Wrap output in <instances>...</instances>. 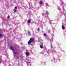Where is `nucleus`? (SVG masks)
<instances>
[{
    "instance_id": "nucleus-8",
    "label": "nucleus",
    "mask_w": 66,
    "mask_h": 66,
    "mask_svg": "<svg viewBox=\"0 0 66 66\" xmlns=\"http://www.w3.org/2000/svg\"><path fill=\"white\" fill-rule=\"evenodd\" d=\"M40 47L42 49V48H43V47L42 45H41Z\"/></svg>"
},
{
    "instance_id": "nucleus-16",
    "label": "nucleus",
    "mask_w": 66,
    "mask_h": 66,
    "mask_svg": "<svg viewBox=\"0 0 66 66\" xmlns=\"http://www.w3.org/2000/svg\"><path fill=\"white\" fill-rule=\"evenodd\" d=\"M17 58H18V57H19V56H17Z\"/></svg>"
},
{
    "instance_id": "nucleus-14",
    "label": "nucleus",
    "mask_w": 66,
    "mask_h": 66,
    "mask_svg": "<svg viewBox=\"0 0 66 66\" xmlns=\"http://www.w3.org/2000/svg\"><path fill=\"white\" fill-rule=\"evenodd\" d=\"M17 7H15V9H17Z\"/></svg>"
},
{
    "instance_id": "nucleus-4",
    "label": "nucleus",
    "mask_w": 66,
    "mask_h": 66,
    "mask_svg": "<svg viewBox=\"0 0 66 66\" xmlns=\"http://www.w3.org/2000/svg\"><path fill=\"white\" fill-rule=\"evenodd\" d=\"M28 23H31V20H28Z\"/></svg>"
},
{
    "instance_id": "nucleus-6",
    "label": "nucleus",
    "mask_w": 66,
    "mask_h": 66,
    "mask_svg": "<svg viewBox=\"0 0 66 66\" xmlns=\"http://www.w3.org/2000/svg\"><path fill=\"white\" fill-rule=\"evenodd\" d=\"M31 43V42L30 40H29V41L28 42V44H30Z\"/></svg>"
},
{
    "instance_id": "nucleus-1",
    "label": "nucleus",
    "mask_w": 66,
    "mask_h": 66,
    "mask_svg": "<svg viewBox=\"0 0 66 66\" xmlns=\"http://www.w3.org/2000/svg\"><path fill=\"white\" fill-rule=\"evenodd\" d=\"M10 48L12 50H13V51L14 50V48L13 46H10Z\"/></svg>"
},
{
    "instance_id": "nucleus-2",
    "label": "nucleus",
    "mask_w": 66,
    "mask_h": 66,
    "mask_svg": "<svg viewBox=\"0 0 66 66\" xmlns=\"http://www.w3.org/2000/svg\"><path fill=\"white\" fill-rule=\"evenodd\" d=\"M31 42H34V39L33 38H30V40Z\"/></svg>"
},
{
    "instance_id": "nucleus-7",
    "label": "nucleus",
    "mask_w": 66,
    "mask_h": 66,
    "mask_svg": "<svg viewBox=\"0 0 66 66\" xmlns=\"http://www.w3.org/2000/svg\"><path fill=\"white\" fill-rule=\"evenodd\" d=\"M40 4L42 5L43 4V2L42 1H40Z\"/></svg>"
},
{
    "instance_id": "nucleus-3",
    "label": "nucleus",
    "mask_w": 66,
    "mask_h": 66,
    "mask_svg": "<svg viewBox=\"0 0 66 66\" xmlns=\"http://www.w3.org/2000/svg\"><path fill=\"white\" fill-rule=\"evenodd\" d=\"M62 29H65V27L64 26V25H62Z\"/></svg>"
},
{
    "instance_id": "nucleus-11",
    "label": "nucleus",
    "mask_w": 66,
    "mask_h": 66,
    "mask_svg": "<svg viewBox=\"0 0 66 66\" xmlns=\"http://www.w3.org/2000/svg\"><path fill=\"white\" fill-rule=\"evenodd\" d=\"M46 14H48V12H47V11H46Z\"/></svg>"
},
{
    "instance_id": "nucleus-15",
    "label": "nucleus",
    "mask_w": 66,
    "mask_h": 66,
    "mask_svg": "<svg viewBox=\"0 0 66 66\" xmlns=\"http://www.w3.org/2000/svg\"><path fill=\"white\" fill-rule=\"evenodd\" d=\"M8 18H10V16H8Z\"/></svg>"
},
{
    "instance_id": "nucleus-17",
    "label": "nucleus",
    "mask_w": 66,
    "mask_h": 66,
    "mask_svg": "<svg viewBox=\"0 0 66 66\" xmlns=\"http://www.w3.org/2000/svg\"><path fill=\"white\" fill-rule=\"evenodd\" d=\"M39 28H38V30H39Z\"/></svg>"
},
{
    "instance_id": "nucleus-13",
    "label": "nucleus",
    "mask_w": 66,
    "mask_h": 66,
    "mask_svg": "<svg viewBox=\"0 0 66 66\" xmlns=\"http://www.w3.org/2000/svg\"><path fill=\"white\" fill-rule=\"evenodd\" d=\"M14 54H17V53H16V52H15L14 53Z\"/></svg>"
},
{
    "instance_id": "nucleus-10",
    "label": "nucleus",
    "mask_w": 66,
    "mask_h": 66,
    "mask_svg": "<svg viewBox=\"0 0 66 66\" xmlns=\"http://www.w3.org/2000/svg\"><path fill=\"white\" fill-rule=\"evenodd\" d=\"M2 34H0V36L1 37H2Z\"/></svg>"
},
{
    "instance_id": "nucleus-12",
    "label": "nucleus",
    "mask_w": 66,
    "mask_h": 66,
    "mask_svg": "<svg viewBox=\"0 0 66 66\" xmlns=\"http://www.w3.org/2000/svg\"><path fill=\"white\" fill-rule=\"evenodd\" d=\"M44 35L45 36H46V34H44Z\"/></svg>"
},
{
    "instance_id": "nucleus-9",
    "label": "nucleus",
    "mask_w": 66,
    "mask_h": 66,
    "mask_svg": "<svg viewBox=\"0 0 66 66\" xmlns=\"http://www.w3.org/2000/svg\"><path fill=\"white\" fill-rule=\"evenodd\" d=\"M16 11L17 10H14V12H16Z\"/></svg>"
},
{
    "instance_id": "nucleus-5",
    "label": "nucleus",
    "mask_w": 66,
    "mask_h": 66,
    "mask_svg": "<svg viewBox=\"0 0 66 66\" xmlns=\"http://www.w3.org/2000/svg\"><path fill=\"white\" fill-rule=\"evenodd\" d=\"M26 55H27V56H28V55H29V53H28V52L26 53Z\"/></svg>"
}]
</instances>
